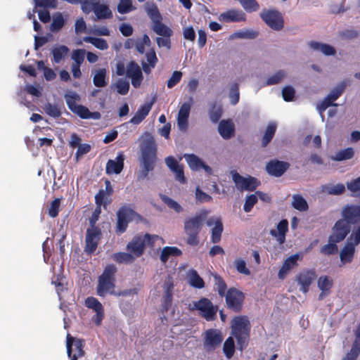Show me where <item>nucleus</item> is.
<instances>
[{
  "label": "nucleus",
  "mask_w": 360,
  "mask_h": 360,
  "mask_svg": "<svg viewBox=\"0 0 360 360\" xmlns=\"http://www.w3.org/2000/svg\"><path fill=\"white\" fill-rule=\"evenodd\" d=\"M214 285L217 288L218 294L220 297H224L226 292L227 285L221 276L218 274L214 275Z\"/></svg>",
  "instance_id": "45"
},
{
  "label": "nucleus",
  "mask_w": 360,
  "mask_h": 360,
  "mask_svg": "<svg viewBox=\"0 0 360 360\" xmlns=\"http://www.w3.org/2000/svg\"><path fill=\"white\" fill-rule=\"evenodd\" d=\"M316 276V271L313 269H304L300 271L295 276V281L300 286V290L304 293L308 292Z\"/></svg>",
  "instance_id": "13"
},
{
  "label": "nucleus",
  "mask_w": 360,
  "mask_h": 360,
  "mask_svg": "<svg viewBox=\"0 0 360 360\" xmlns=\"http://www.w3.org/2000/svg\"><path fill=\"white\" fill-rule=\"evenodd\" d=\"M231 174L232 180L238 190L253 191L260 185V181L255 177L251 176L244 177L236 171L232 172Z\"/></svg>",
  "instance_id": "11"
},
{
  "label": "nucleus",
  "mask_w": 360,
  "mask_h": 360,
  "mask_svg": "<svg viewBox=\"0 0 360 360\" xmlns=\"http://www.w3.org/2000/svg\"><path fill=\"white\" fill-rule=\"evenodd\" d=\"M117 268L114 264H108L98 278L97 295L105 297L106 295H115L116 274Z\"/></svg>",
  "instance_id": "4"
},
{
  "label": "nucleus",
  "mask_w": 360,
  "mask_h": 360,
  "mask_svg": "<svg viewBox=\"0 0 360 360\" xmlns=\"http://www.w3.org/2000/svg\"><path fill=\"white\" fill-rule=\"evenodd\" d=\"M184 158L191 169L198 171L202 168L203 161L195 154H186Z\"/></svg>",
  "instance_id": "34"
},
{
  "label": "nucleus",
  "mask_w": 360,
  "mask_h": 360,
  "mask_svg": "<svg viewBox=\"0 0 360 360\" xmlns=\"http://www.w3.org/2000/svg\"><path fill=\"white\" fill-rule=\"evenodd\" d=\"M140 144L143 169L138 176V179H144L148 172L154 169L157 160V145L153 136L148 132H145L141 136Z\"/></svg>",
  "instance_id": "2"
},
{
  "label": "nucleus",
  "mask_w": 360,
  "mask_h": 360,
  "mask_svg": "<svg viewBox=\"0 0 360 360\" xmlns=\"http://www.w3.org/2000/svg\"><path fill=\"white\" fill-rule=\"evenodd\" d=\"M153 30L163 37H171L173 34L172 29L162 23V20H157L155 24H153Z\"/></svg>",
  "instance_id": "32"
},
{
  "label": "nucleus",
  "mask_w": 360,
  "mask_h": 360,
  "mask_svg": "<svg viewBox=\"0 0 360 360\" xmlns=\"http://www.w3.org/2000/svg\"><path fill=\"white\" fill-rule=\"evenodd\" d=\"M68 52L69 49L65 45L53 48L51 51L53 62L55 63H59Z\"/></svg>",
  "instance_id": "39"
},
{
  "label": "nucleus",
  "mask_w": 360,
  "mask_h": 360,
  "mask_svg": "<svg viewBox=\"0 0 360 360\" xmlns=\"http://www.w3.org/2000/svg\"><path fill=\"white\" fill-rule=\"evenodd\" d=\"M290 167L288 162L278 160L276 159L271 160L266 163V171L273 176H281Z\"/></svg>",
  "instance_id": "17"
},
{
  "label": "nucleus",
  "mask_w": 360,
  "mask_h": 360,
  "mask_svg": "<svg viewBox=\"0 0 360 360\" xmlns=\"http://www.w3.org/2000/svg\"><path fill=\"white\" fill-rule=\"evenodd\" d=\"M45 110L47 115L55 118L59 117L61 115L60 108L51 103H48L46 105Z\"/></svg>",
  "instance_id": "61"
},
{
  "label": "nucleus",
  "mask_w": 360,
  "mask_h": 360,
  "mask_svg": "<svg viewBox=\"0 0 360 360\" xmlns=\"http://www.w3.org/2000/svg\"><path fill=\"white\" fill-rule=\"evenodd\" d=\"M85 53L84 49L75 50L72 54V59L74 60L72 65H81L84 60Z\"/></svg>",
  "instance_id": "52"
},
{
  "label": "nucleus",
  "mask_w": 360,
  "mask_h": 360,
  "mask_svg": "<svg viewBox=\"0 0 360 360\" xmlns=\"http://www.w3.org/2000/svg\"><path fill=\"white\" fill-rule=\"evenodd\" d=\"M112 259L119 264H131L135 258L130 252H120L112 255Z\"/></svg>",
  "instance_id": "35"
},
{
  "label": "nucleus",
  "mask_w": 360,
  "mask_h": 360,
  "mask_svg": "<svg viewBox=\"0 0 360 360\" xmlns=\"http://www.w3.org/2000/svg\"><path fill=\"white\" fill-rule=\"evenodd\" d=\"M285 77L284 70H280L270 76L266 81V86H271L279 84Z\"/></svg>",
  "instance_id": "49"
},
{
  "label": "nucleus",
  "mask_w": 360,
  "mask_h": 360,
  "mask_svg": "<svg viewBox=\"0 0 360 360\" xmlns=\"http://www.w3.org/2000/svg\"><path fill=\"white\" fill-rule=\"evenodd\" d=\"M117 93L121 95H126L129 90V82L120 79L116 83Z\"/></svg>",
  "instance_id": "60"
},
{
  "label": "nucleus",
  "mask_w": 360,
  "mask_h": 360,
  "mask_svg": "<svg viewBox=\"0 0 360 360\" xmlns=\"http://www.w3.org/2000/svg\"><path fill=\"white\" fill-rule=\"evenodd\" d=\"M317 285L319 288L324 292H330L333 285V281L328 276H321L319 278Z\"/></svg>",
  "instance_id": "41"
},
{
  "label": "nucleus",
  "mask_w": 360,
  "mask_h": 360,
  "mask_svg": "<svg viewBox=\"0 0 360 360\" xmlns=\"http://www.w3.org/2000/svg\"><path fill=\"white\" fill-rule=\"evenodd\" d=\"M124 155L122 152L119 153L115 160H109L107 162L105 172L108 174H120L124 168Z\"/></svg>",
  "instance_id": "21"
},
{
  "label": "nucleus",
  "mask_w": 360,
  "mask_h": 360,
  "mask_svg": "<svg viewBox=\"0 0 360 360\" xmlns=\"http://www.w3.org/2000/svg\"><path fill=\"white\" fill-rule=\"evenodd\" d=\"M342 218L337 220L332 227L337 241L344 240L351 232L352 226L360 223V205H346L341 211Z\"/></svg>",
  "instance_id": "1"
},
{
  "label": "nucleus",
  "mask_w": 360,
  "mask_h": 360,
  "mask_svg": "<svg viewBox=\"0 0 360 360\" xmlns=\"http://www.w3.org/2000/svg\"><path fill=\"white\" fill-rule=\"evenodd\" d=\"M102 232L99 227H89L85 238L84 252L87 255L93 254L101 238Z\"/></svg>",
  "instance_id": "12"
},
{
  "label": "nucleus",
  "mask_w": 360,
  "mask_h": 360,
  "mask_svg": "<svg viewBox=\"0 0 360 360\" xmlns=\"http://www.w3.org/2000/svg\"><path fill=\"white\" fill-rule=\"evenodd\" d=\"M153 103V102H150L141 105L129 122L134 124H140L148 115L151 110Z\"/></svg>",
  "instance_id": "24"
},
{
  "label": "nucleus",
  "mask_w": 360,
  "mask_h": 360,
  "mask_svg": "<svg viewBox=\"0 0 360 360\" xmlns=\"http://www.w3.org/2000/svg\"><path fill=\"white\" fill-rule=\"evenodd\" d=\"M360 243V225L354 228L342 248L340 257L342 263H350L355 253V247Z\"/></svg>",
  "instance_id": "6"
},
{
  "label": "nucleus",
  "mask_w": 360,
  "mask_h": 360,
  "mask_svg": "<svg viewBox=\"0 0 360 360\" xmlns=\"http://www.w3.org/2000/svg\"><path fill=\"white\" fill-rule=\"evenodd\" d=\"M182 72L180 71H174L167 82L169 89H172L176 86L181 79Z\"/></svg>",
  "instance_id": "59"
},
{
  "label": "nucleus",
  "mask_w": 360,
  "mask_h": 360,
  "mask_svg": "<svg viewBox=\"0 0 360 360\" xmlns=\"http://www.w3.org/2000/svg\"><path fill=\"white\" fill-rule=\"evenodd\" d=\"M222 115V108L216 103H212L210 110L209 117L213 123H217Z\"/></svg>",
  "instance_id": "42"
},
{
  "label": "nucleus",
  "mask_w": 360,
  "mask_h": 360,
  "mask_svg": "<svg viewBox=\"0 0 360 360\" xmlns=\"http://www.w3.org/2000/svg\"><path fill=\"white\" fill-rule=\"evenodd\" d=\"M126 75L131 79V84L134 88H139L143 79L141 70L134 60L130 61L126 68Z\"/></svg>",
  "instance_id": "18"
},
{
  "label": "nucleus",
  "mask_w": 360,
  "mask_h": 360,
  "mask_svg": "<svg viewBox=\"0 0 360 360\" xmlns=\"http://www.w3.org/2000/svg\"><path fill=\"white\" fill-rule=\"evenodd\" d=\"M345 88V84H341L336 88L333 89L327 96L332 100L333 102L336 101L343 93Z\"/></svg>",
  "instance_id": "62"
},
{
  "label": "nucleus",
  "mask_w": 360,
  "mask_h": 360,
  "mask_svg": "<svg viewBox=\"0 0 360 360\" xmlns=\"http://www.w3.org/2000/svg\"><path fill=\"white\" fill-rule=\"evenodd\" d=\"M292 206L300 212L307 211L309 208L306 200L299 194H295L292 195Z\"/></svg>",
  "instance_id": "37"
},
{
  "label": "nucleus",
  "mask_w": 360,
  "mask_h": 360,
  "mask_svg": "<svg viewBox=\"0 0 360 360\" xmlns=\"http://www.w3.org/2000/svg\"><path fill=\"white\" fill-rule=\"evenodd\" d=\"M335 231H332V233L328 237L329 243L324 245L321 248V252L325 255H330L338 252V246L336 243H340L342 240L337 241L335 238L333 237Z\"/></svg>",
  "instance_id": "29"
},
{
  "label": "nucleus",
  "mask_w": 360,
  "mask_h": 360,
  "mask_svg": "<svg viewBox=\"0 0 360 360\" xmlns=\"http://www.w3.org/2000/svg\"><path fill=\"white\" fill-rule=\"evenodd\" d=\"M207 214V211L202 210L199 214L188 217L184 221V232L188 236L186 243L189 245L195 246L198 245L200 242L198 235Z\"/></svg>",
  "instance_id": "3"
},
{
  "label": "nucleus",
  "mask_w": 360,
  "mask_h": 360,
  "mask_svg": "<svg viewBox=\"0 0 360 360\" xmlns=\"http://www.w3.org/2000/svg\"><path fill=\"white\" fill-rule=\"evenodd\" d=\"M182 255V251L174 246L165 247L160 254V259L163 264H165L171 257H179Z\"/></svg>",
  "instance_id": "30"
},
{
  "label": "nucleus",
  "mask_w": 360,
  "mask_h": 360,
  "mask_svg": "<svg viewBox=\"0 0 360 360\" xmlns=\"http://www.w3.org/2000/svg\"><path fill=\"white\" fill-rule=\"evenodd\" d=\"M250 330V324L245 317L236 316L232 320L231 334L236 338L240 349L247 345Z\"/></svg>",
  "instance_id": "5"
},
{
  "label": "nucleus",
  "mask_w": 360,
  "mask_h": 360,
  "mask_svg": "<svg viewBox=\"0 0 360 360\" xmlns=\"http://www.w3.org/2000/svg\"><path fill=\"white\" fill-rule=\"evenodd\" d=\"M224 296L228 309L236 313L241 311L245 299V295L241 291L235 288H231Z\"/></svg>",
  "instance_id": "10"
},
{
  "label": "nucleus",
  "mask_w": 360,
  "mask_h": 360,
  "mask_svg": "<svg viewBox=\"0 0 360 360\" xmlns=\"http://www.w3.org/2000/svg\"><path fill=\"white\" fill-rule=\"evenodd\" d=\"M288 230V222L286 219L281 220L277 225V231L271 229L270 234L273 236L277 237V240L279 243L282 244L285 240V233Z\"/></svg>",
  "instance_id": "25"
},
{
  "label": "nucleus",
  "mask_w": 360,
  "mask_h": 360,
  "mask_svg": "<svg viewBox=\"0 0 360 360\" xmlns=\"http://www.w3.org/2000/svg\"><path fill=\"white\" fill-rule=\"evenodd\" d=\"M193 309L199 311L201 317L207 321H213L217 319L218 307L206 297H202L198 301L193 302Z\"/></svg>",
  "instance_id": "7"
},
{
  "label": "nucleus",
  "mask_w": 360,
  "mask_h": 360,
  "mask_svg": "<svg viewBox=\"0 0 360 360\" xmlns=\"http://www.w3.org/2000/svg\"><path fill=\"white\" fill-rule=\"evenodd\" d=\"M60 202V198H56L51 202L48 209V214L51 217L55 218L58 215Z\"/></svg>",
  "instance_id": "50"
},
{
  "label": "nucleus",
  "mask_w": 360,
  "mask_h": 360,
  "mask_svg": "<svg viewBox=\"0 0 360 360\" xmlns=\"http://www.w3.org/2000/svg\"><path fill=\"white\" fill-rule=\"evenodd\" d=\"M189 284L198 289H201L205 287V282L203 279L200 276L197 271L191 269L188 273Z\"/></svg>",
  "instance_id": "33"
},
{
  "label": "nucleus",
  "mask_w": 360,
  "mask_h": 360,
  "mask_svg": "<svg viewBox=\"0 0 360 360\" xmlns=\"http://www.w3.org/2000/svg\"><path fill=\"white\" fill-rule=\"evenodd\" d=\"M223 340L221 332L217 329L210 328L205 331L204 346L207 350L216 349Z\"/></svg>",
  "instance_id": "16"
},
{
  "label": "nucleus",
  "mask_w": 360,
  "mask_h": 360,
  "mask_svg": "<svg viewBox=\"0 0 360 360\" xmlns=\"http://www.w3.org/2000/svg\"><path fill=\"white\" fill-rule=\"evenodd\" d=\"M219 19L225 22H239L245 21L246 15L241 10L231 9L221 13Z\"/></svg>",
  "instance_id": "22"
},
{
  "label": "nucleus",
  "mask_w": 360,
  "mask_h": 360,
  "mask_svg": "<svg viewBox=\"0 0 360 360\" xmlns=\"http://www.w3.org/2000/svg\"><path fill=\"white\" fill-rule=\"evenodd\" d=\"M92 11L99 20L109 19L112 17V11L109 7L105 4H99L98 2L94 6Z\"/></svg>",
  "instance_id": "31"
},
{
  "label": "nucleus",
  "mask_w": 360,
  "mask_h": 360,
  "mask_svg": "<svg viewBox=\"0 0 360 360\" xmlns=\"http://www.w3.org/2000/svg\"><path fill=\"white\" fill-rule=\"evenodd\" d=\"M132 10V4L131 0H120L117 6V11L121 14H125Z\"/></svg>",
  "instance_id": "58"
},
{
  "label": "nucleus",
  "mask_w": 360,
  "mask_h": 360,
  "mask_svg": "<svg viewBox=\"0 0 360 360\" xmlns=\"http://www.w3.org/2000/svg\"><path fill=\"white\" fill-rule=\"evenodd\" d=\"M295 96V90L291 86H285L282 89V96L285 101L290 102L293 100Z\"/></svg>",
  "instance_id": "57"
},
{
  "label": "nucleus",
  "mask_w": 360,
  "mask_h": 360,
  "mask_svg": "<svg viewBox=\"0 0 360 360\" xmlns=\"http://www.w3.org/2000/svg\"><path fill=\"white\" fill-rule=\"evenodd\" d=\"M65 25V20L61 13H58L53 17V21L50 25V29L53 32L60 31Z\"/></svg>",
  "instance_id": "47"
},
{
  "label": "nucleus",
  "mask_w": 360,
  "mask_h": 360,
  "mask_svg": "<svg viewBox=\"0 0 360 360\" xmlns=\"http://www.w3.org/2000/svg\"><path fill=\"white\" fill-rule=\"evenodd\" d=\"M83 41L86 43H91L95 47L100 50H106L108 49V44L105 39L93 37H84Z\"/></svg>",
  "instance_id": "40"
},
{
  "label": "nucleus",
  "mask_w": 360,
  "mask_h": 360,
  "mask_svg": "<svg viewBox=\"0 0 360 360\" xmlns=\"http://www.w3.org/2000/svg\"><path fill=\"white\" fill-rule=\"evenodd\" d=\"M93 83L96 87H105L108 84V77H107V70L105 68H100L95 70L93 77Z\"/></svg>",
  "instance_id": "27"
},
{
  "label": "nucleus",
  "mask_w": 360,
  "mask_h": 360,
  "mask_svg": "<svg viewBox=\"0 0 360 360\" xmlns=\"http://www.w3.org/2000/svg\"><path fill=\"white\" fill-rule=\"evenodd\" d=\"M161 199L169 207L173 209L177 213L181 212L183 210L182 207L177 202L170 198L169 197L162 195Z\"/></svg>",
  "instance_id": "55"
},
{
  "label": "nucleus",
  "mask_w": 360,
  "mask_h": 360,
  "mask_svg": "<svg viewBox=\"0 0 360 360\" xmlns=\"http://www.w3.org/2000/svg\"><path fill=\"white\" fill-rule=\"evenodd\" d=\"M262 19L271 29L281 30L283 29L284 22L280 13L276 11H267L260 15Z\"/></svg>",
  "instance_id": "15"
},
{
  "label": "nucleus",
  "mask_w": 360,
  "mask_h": 360,
  "mask_svg": "<svg viewBox=\"0 0 360 360\" xmlns=\"http://www.w3.org/2000/svg\"><path fill=\"white\" fill-rule=\"evenodd\" d=\"M136 213L131 208L122 207L117 212L116 233L122 234L124 233L128 227L129 223L133 219Z\"/></svg>",
  "instance_id": "14"
},
{
  "label": "nucleus",
  "mask_w": 360,
  "mask_h": 360,
  "mask_svg": "<svg viewBox=\"0 0 360 360\" xmlns=\"http://www.w3.org/2000/svg\"><path fill=\"white\" fill-rule=\"evenodd\" d=\"M85 306L87 308L92 309L95 311L103 308L102 304L94 297H88L85 300Z\"/></svg>",
  "instance_id": "54"
},
{
  "label": "nucleus",
  "mask_w": 360,
  "mask_h": 360,
  "mask_svg": "<svg viewBox=\"0 0 360 360\" xmlns=\"http://www.w3.org/2000/svg\"><path fill=\"white\" fill-rule=\"evenodd\" d=\"M302 259L301 253H296L292 255L285 259L281 267L278 276L280 279H283L288 274V272L298 266L297 261Z\"/></svg>",
  "instance_id": "20"
},
{
  "label": "nucleus",
  "mask_w": 360,
  "mask_h": 360,
  "mask_svg": "<svg viewBox=\"0 0 360 360\" xmlns=\"http://www.w3.org/2000/svg\"><path fill=\"white\" fill-rule=\"evenodd\" d=\"M65 99L68 108L75 114H77L82 119L91 118V112L89 110L82 105H77L76 102L79 101V96L75 93L70 91L65 94Z\"/></svg>",
  "instance_id": "9"
},
{
  "label": "nucleus",
  "mask_w": 360,
  "mask_h": 360,
  "mask_svg": "<svg viewBox=\"0 0 360 360\" xmlns=\"http://www.w3.org/2000/svg\"><path fill=\"white\" fill-rule=\"evenodd\" d=\"M308 44L313 50L321 51L326 56H334L336 53L335 48L327 44L311 41Z\"/></svg>",
  "instance_id": "28"
},
{
  "label": "nucleus",
  "mask_w": 360,
  "mask_h": 360,
  "mask_svg": "<svg viewBox=\"0 0 360 360\" xmlns=\"http://www.w3.org/2000/svg\"><path fill=\"white\" fill-rule=\"evenodd\" d=\"M276 131V124L270 123L267 126L264 134L262 139V146L266 147L272 140Z\"/></svg>",
  "instance_id": "36"
},
{
  "label": "nucleus",
  "mask_w": 360,
  "mask_h": 360,
  "mask_svg": "<svg viewBox=\"0 0 360 360\" xmlns=\"http://www.w3.org/2000/svg\"><path fill=\"white\" fill-rule=\"evenodd\" d=\"M85 342L83 339L75 338L70 334L67 335L66 347L67 354L70 360H77L85 354L84 347Z\"/></svg>",
  "instance_id": "8"
},
{
  "label": "nucleus",
  "mask_w": 360,
  "mask_h": 360,
  "mask_svg": "<svg viewBox=\"0 0 360 360\" xmlns=\"http://www.w3.org/2000/svg\"><path fill=\"white\" fill-rule=\"evenodd\" d=\"M126 249L135 259L142 256L145 250V243L142 235L134 236L131 240L127 243Z\"/></svg>",
  "instance_id": "19"
},
{
  "label": "nucleus",
  "mask_w": 360,
  "mask_h": 360,
  "mask_svg": "<svg viewBox=\"0 0 360 360\" xmlns=\"http://www.w3.org/2000/svg\"><path fill=\"white\" fill-rule=\"evenodd\" d=\"M354 149L349 147L336 153L333 159L336 161L347 160L352 159L354 157Z\"/></svg>",
  "instance_id": "44"
},
{
  "label": "nucleus",
  "mask_w": 360,
  "mask_h": 360,
  "mask_svg": "<svg viewBox=\"0 0 360 360\" xmlns=\"http://www.w3.org/2000/svg\"><path fill=\"white\" fill-rule=\"evenodd\" d=\"M195 198L199 202H210L212 200V196L202 191L199 187L195 190Z\"/></svg>",
  "instance_id": "64"
},
{
  "label": "nucleus",
  "mask_w": 360,
  "mask_h": 360,
  "mask_svg": "<svg viewBox=\"0 0 360 360\" xmlns=\"http://www.w3.org/2000/svg\"><path fill=\"white\" fill-rule=\"evenodd\" d=\"M218 131L224 139H229L235 135L234 124L231 120H223L219 124Z\"/></svg>",
  "instance_id": "23"
},
{
  "label": "nucleus",
  "mask_w": 360,
  "mask_h": 360,
  "mask_svg": "<svg viewBox=\"0 0 360 360\" xmlns=\"http://www.w3.org/2000/svg\"><path fill=\"white\" fill-rule=\"evenodd\" d=\"M191 110V104L189 103H184L178 113V125L181 129H186L188 125V119Z\"/></svg>",
  "instance_id": "26"
},
{
  "label": "nucleus",
  "mask_w": 360,
  "mask_h": 360,
  "mask_svg": "<svg viewBox=\"0 0 360 360\" xmlns=\"http://www.w3.org/2000/svg\"><path fill=\"white\" fill-rule=\"evenodd\" d=\"M360 354V343L354 341L352 348L342 360H356Z\"/></svg>",
  "instance_id": "46"
},
{
  "label": "nucleus",
  "mask_w": 360,
  "mask_h": 360,
  "mask_svg": "<svg viewBox=\"0 0 360 360\" xmlns=\"http://www.w3.org/2000/svg\"><path fill=\"white\" fill-rule=\"evenodd\" d=\"M257 196L255 194H251L247 196L245 204L243 205V210L245 212H249L252 210L254 205L257 202Z\"/></svg>",
  "instance_id": "56"
},
{
  "label": "nucleus",
  "mask_w": 360,
  "mask_h": 360,
  "mask_svg": "<svg viewBox=\"0 0 360 360\" xmlns=\"http://www.w3.org/2000/svg\"><path fill=\"white\" fill-rule=\"evenodd\" d=\"M235 267L240 274L249 276L250 275V269L246 266L245 262L240 258H238L234 262Z\"/></svg>",
  "instance_id": "53"
},
{
  "label": "nucleus",
  "mask_w": 360,
  "mask_h": 360,
  "mask_svg": "<svg viewBox=\"0 0 360 360\" xmlns=\"http://www.w3.org/2000/svg\"><path fill=\"white\" fill-rule=\"evenodd\" d=\"M223 232V224L220 219L214 221V226L212 229L211 240L213 243H217L221 240Z\"/></svg>",
  "instance_id": "38"
},
{
  "label": "nucleus",
  "mask_w": 360,
  "mask_h": 360,
  "mask_svg": "<svg viewBox=\"0 0 360 360\" xmlns=\"http://www.w3.org/2000/svg\"><path fill=\"white\" fill-rule=\"evenodd\" d=\"M99 0H79L82 4V9L86 13H89L92 11L94 6L98 2Z\"/></svg>",
  "instance_id": "63"
},
{
  "label": "nucleus",
  "mask_w": 360,
  "mask_h": 360,
  "mask_svg": "<svg viewBox=\"0 0 360 360\" xmlns=\"http://www.w3.org/2000/svg\"><path fill=\"white\" fill-rule=\"evenodd\" d=\"M142 238L145 243V249L146 248H149L151 250H153L155 248V243L159 240L164 242L162 237L155 234L146 233L142 235Z\"/></svg>",
  "instance_id": "43"
},
{
  "label": "nucleus",
  "mask_w": 360,
  "mask_h": 360,
  "mask_svg": "<svg viewBox=\"0 0 360 360\" xmlns=\"http://www.w3.org/2000/svg\"><path fill=\"white\" fill-rule=\"evenodd\" d=\"M229 96L232 105H235L238 103L240 93L238 84L237 83H234L231 85Z\"/></svg>",
  "instance_id": "51"
},
{
  "label": "nucleus",
  "mask_w": 360,
  "mask_h": 360,
  "mask_svg": "<svg viewBox=\"0 0 360 360\" xmlns=\"http://www.w3.org/2000/svg\"><path fill=\"white\" fill-rule=\"evenodd\" d=\"M223 351L225 356L230 359L235 352L234 340L232 337H229L224 343Z\"/></svg>",
  "instance_id": "48"
}]
</instances>
